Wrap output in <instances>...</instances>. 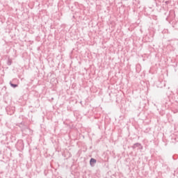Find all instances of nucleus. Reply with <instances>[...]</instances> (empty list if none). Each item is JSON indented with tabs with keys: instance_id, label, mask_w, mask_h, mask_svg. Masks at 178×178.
Returning a JSON list of instances; mask_svg holds the SVG:
<instances>
[{
	"instance_id": "f257e3e1",
	"label": "nucleus",
	"mask_w": 178,
	"mask_h": 178,
	"mask_svg": "<svg viewBox=\"0 0 178 178\" xmlns=\"http://www.w3.org/2000/svg\"><path fill=\"white\" fill-rule=\"evenodd\" d=\"M97 163V160H95V159H90V165H92L94 163Z\"/></svg>"
},
{
	"instance_id": "f03ea898",
	"label": "nucleus",
	"mask_w": 178,
	"mask_h": 178,
	"mask_svg": "<svg viewBox=\"0 0 178 178\" xmlns=\"http://www.w3.org/2000/svg\"><path fill=\"white\" fill-rule=\"evenodd\" d=\"M11 86L15 88V87H17V85H15L13 83H11Z\"/></svg>"
}]
</instances>
